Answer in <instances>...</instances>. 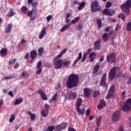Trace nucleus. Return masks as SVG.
I'll use <instances>...</instances> for the list:
<instances>
[{
	"instance_id": "nucleus-1",
	"label": "nucleus",
	"mask_w": 131,
	"mask_h": 131,
	"mask_svg": "<svg viewBox=\"0 0 131 131\" xmlns=\"http://www.w3.org/2000/svg\"><path fill=\"white\" fill-rule=\"evenodd\" d=\"M79 83V76L77 74H71L67 80L66 85L68 89H73L78 86Z\"/></svg>"
},
{
	"instance_id": "nucleus-2",
	"label": "nucleus",
	"mask_w": 131,
	"mask_h": 131,
	"mask_svg": "<svg viewBox=\"0 0 131 131\" xmlns=\"http://www.w3.org/2000/svg\"><path fill=\"white\" fill-rule=\"evenodd\" d=\"M131 8V0H127L125 3L122 4L120 6V8L122 12L128 16L130 14V10H129Z\"/></svg>"
},
{
	"instance_id": "nucleus-3",
	"label": "nucleus",
	"mask_w": 131,
	"mask_h": 131,
	"mask_svg": "<svg viewBox=\"0 0 131 131\" xmlns=\"http://www.w3.org/2000/svg\"><path fill=\"white\" fill-rule=\"evenodd\" d=\"M118 70H119L118 67H114L111 69L108 73V76L110 80H113V79L115 78V76H116V74Z\"/></svg>"
},
{
	"instance_id": "nucleus-4",
	"label": "nucleus",
	"mask_w": 131,
	"mask_h": 131,
	"mask_svg": "<svg viewBox=\"0 0 131 131\" xmlns=\"http://www.w3.org/2000/svg\"><path fill=\"white\" fill-rule=\"evenodd\" d=\"M91 12L96 13V12H99L101 11V7L100 4L97 1L93 2L91 5Z\"/></svg>"
},
{
	"instance_id": "nucleus-5",
	"label": "nucleus",
	"mask_w": 131,
	"mask_h": 131,
	"mask_svg": "<svg viewBox=\"0 0 131 131\" xmlns=\"http://www.w3.org/2000/svg\"><path fill=\"white\" fill-rule=\"evenodd\" d=\"M82 103V99L81 98H78L77 100V113L81 114V115H82V114H84L85 112V109L80 108Z\"/></svg>"
},
{
	"instance_id": "nucleus-6",
	"label": "nucleus",
	"mask_w": 131,
	"mask_h": 131,
	"mask_svg": "<svg viewBox=\"0 0 131 131\" xmlns=\"http://www.w3.org/2000/svg\"><path fill=\"white\" fill-rule=\"evenodd\" d=\"M115 60H116V54L115 53H112L106 56V61L108 63H115Z\"/></svg>"
},
{
	"instance_id": "nucleus-7",
	"label": "nucleus",
	"mask_w": 131,
	"mask_h": 131,
	"mask_svg": "<svg viewBox=\"0 0 131 131\" xmlns=\"http://www.w3.org/2000/svg\"><path fill=\"white\" fill-rule=\"evenodd\" d=\"M27 16L30 17L31 20H35L38 16V13H37V10H32L30 11L27 13Z\"/></svg>"
},
{
	"instance_id": "nucleus-8",
	"label": "nucleus",
	"mask_w": 131,
	"mask_h": 131,
	"mask_svg": "<svg viewBox=\"0 0 131 131\" xmlns=\"http://www.w3.org/2000/svg\"><path fill=\"white\" fill-rule=\"evenodd\" d=\"M107 77V74L104 73L101 77L100 80V86H103V88H105V90H107L108 88V84L107 82H106V78Z\"/></svg>"
},
{
	"instance_id": "nucleus-9",
	"label": "nucleus",
	"mask_w": 131,
	"mask_h": 131,
	"mask_svg": "<svg viewBox=\"0 0 131 131\" xmlns=\"http://www.w3.org/2000/svg\"><path fill=\"white\" fill-rule=\"evenodd\" d=\"M53 63L54 65V68L55 69H61L63 67V60L58 59L57 60H53Z\"/></svg>"
},
{
	"instance_id": "nucleus-10",
	"label": "nucleus",
	"mask_w": 131,
	"mask_h": 131,
	"mask_svg": "<svg viewBox=\"0 0 131 131\" xmlns=\"http://www.w3.org/2000/svg\"><path fill=\"white\" fill-rule=\"evenodd\" d=\"M120 118V113L119 111H115L113 114L112 120L114 122H116Z\"/></svg>"
},
{
	"instance_id": "nucleus-11",
	"label": "nucleus",
	"mask_w": 131,
	"mask_h": 131,
	"mask_svg": "<svg viewBox=\"0 0 131 131\" xmlns=\"http://www.w3.org/2000/svg\"><path fill=\"white\" fill-rule=\"evenodd\" d=\"M115 92V86L113 85L111 86L108 93L107 94V97L106 99H110L114 96V93Z\"/></svg>"
},
{
	"instance_id": "nucleus-12",
	"label": "nucleus",
	"mask_w": 131,
	"mask_h": 131,
	"mask_svg": "<svg viewBox=\"0 0 131 131\" xmlns=\"http://www.w3.org/2000/svg\"><path fill=\"white\" fill-rule=\"evenodd\" d=\"M94 51H99L101 50V48L102 47L101 45V40L98 39L94 43Z\"/></svg>"
},
{
	"instance_id": "nucleus-13",
	"label": "nucleus",
	"mask_w": 131,
	"mask_h": 131,
	"mask_svg": "<svg viewBox=\"0 0 131 131\" xmlns=\"http://www.w3.org/2000/svg\"><path fill=\"white\" fill-rule=\"evenodd\" d=\"M115 12V11L114 10L112 11L111 9L106 8L102 11V14H103V15H106V16H113Z\"/></svg>"
},
{
	"instance_id": "nucleus-14",
	"label": "nucleus",
	"mask_w": 131,
	"mask_h": 131,
	"mask_svg": "<svg viewBox=\"0 0 131 131\" xmlns=\"http://www.w3.org/2000/svg\"><path fill=\"white\" fill-rule=\"evenodd\" d=\"M38 94L40 95L43 101H47V100H48V97H47V95H46V93H45L43 91L40 90H38Z\"/></svg>"
},
{
	"instance_id": "nucleus-15",
	"label": "nucleus",
	"mask_w": 131,
	"mask_h": 131,
	"mask_svg": "<svg viewBox=\"0 0 131 131\" xmlns=\"http://www.w3.org/2000/svg\"><path fill=\"white\" fill-rule=\"evenodd\" d=\"M91 93L92 90L89 88H85L83 90V94L85 98H90V97H91Z\"/></svg>"
},
{
	"instance_id": "nucleus-16",
	"label": "nucleus",
	"mask_w": 131,
	"mask_h": 131,
	"mask_svg": "<svg viewBox=\"0 0 131 131\" xmlns=\"http://www.w3.org/2000/svg\"><path fill=\"white\" fill-rule=\"evenodd\" d=\"M13 29V24L10 23L5 29V33H11Z\"/></svg>"
},
{
	"instance_id": "nucleus-17",
	"label": "nucleus",
	"mask_w": 131,
	"mask_h": 131,
	"mask_svg": "<svg viewBox=\"0 0 131 131\" xmlns=\"http://www.w3.org/2000/svg\"><path fill=\"white\" fill-rule=\"evenodd\" d=\"M121 110L123 112H128V111L130 110V106H128L126 102H125L124 105L121 107Z\"/></svg>"
},
{
	"instance_id": "nucleus-18",
	"label": "nucleus",
	"mask_w": 131,
	"mask_h": 131,
	"mask_svg": "<svg viewBox=\"0 0 131 131\" xmlns=\"http://www.w3.org/2000/svg\"><path fill=\"white\" fill-rule=\"evenodd\" d=\"M106 102L104 101L103 99H101L99 101V105H97V108L98 109H102V108H104V107H106Z\"/></svg>"
},
{
	"instance_id": "nucleus-19",
	"label": "nucleus",
	"mask_w": 131,
	"mask_h": 131,
	"mask_svg": "<svg viewBox=\"0 0 131 131\" xmlns=\"http://www.w3.org/2000/svg\"><path fill=\"white\" fill-rule=\"evenodd\" d=\"M47 34V28L44 27L42 28V29L41 31L40 34L39 35V39H42V38L45 35Z\"/></svg>"
},
{
	"instance_id": "nucleus-20",
	"label": "nucleus",
	"mask_w": 131,
	"mask_h": 131,
	"mask_svg": "<svg viewBox=\"0 0 131 131\" xmlns=\"http://www.w3.org/2000/svg\"><path fill=\"white\" fill-rule=\"evenodd\" d=\"M8 55V50L7 49L3 48L0 51V56L1 57H6Z\"/></svg>"
},
{
	"instance_id": "nucleus-21",
	"label": "nucleus",
	"mask_w": 131,
	"mask_h": 131,
	"mask_svg": "<svg viewBox=\"0 0 131 131\" xmlns=\"http://www.w3.org/2000/svg\"><path fill=\"white\" fill-rule=\"evenodd\" d=\"M67 96L69 99H75L77 95L75 92H69Z\"/></svg>"
},
{
	"instance_id": "nucleus-22",
	"label": "nucleus",
	"mask_w": 131,
	"mask_h": 131,
	"mask_svg": "<svg viewBox=\"0 0 131 131\" xmlns=\"http://www.w3.org/2000/svg\"><path fill=\"white\" fill-rule=\"evenodd\" d=\"M37 56V52L35 50H33L30 52V57L32 60H34Z\"/></svg>"
},
{
	"instance_id": "nucleus-23",
	"label": "nucleus",
	"mask_w": 131,
	"mask_h": 131,
	"mask_svg": "<svg viewBox=\"0 0 131 131\" xmlns=\"http://www.w3.org/2000/svg\"><path fill=\"white\" fill-rule=\"evenodd\" d=\"M70 26H71V23H69V24L64 25L60 29V32H64V31H66Z\"/></svg>"
},
{
	"instance_id": "nucleus-24",
	"label": "nucleus",
	"mask_w": 131,
	"mask_h": 131,
	"mask_svg": "<svg viewBox=\"0 0 131 131\" xmlns=\"http://www.w3.org/2000/svg\"><path fill=\"white\" fill-rule=\"evenodd\" d=\"M15 15V12H14V9L10 8L9 11L7 13V17H13Z\"/></svg>"
},
{
	"instance_id": "nucleus-25",
	"label": "nucleus",
	"mask_w": 131,
	"mask_h": 131,
	"mask_svg": "<svg viewBox=\"0 0 131 131\" xmlns=\"http://www.w3.org/2000/svg\"><path fill=\"white\" fill-rule=\"evenodd\" d=\"M99 68L100 65H99V64H96L93 69L92 72L93 74H96V73H98V71H99Z\"/></svg>"
},
{
	"instance_id": "nucleus-26",
	"label": "nucleus",
	"mask_w": 131,
	"mask_h": 131,
	"mask_svg": "<svg viewBox=\"0 0 131 131\" xmlns=\"http://www.w3.org/2000/svg\"><path fill=\"white\" fill-rule=\"evenodd\" d=\"M84 7H85V2H82L81 3H79V6L77 8L78 11H81Z\"/></svg>"
},
{
	"instance_id": "nucleus-27",
	"label": "nucleus",
	"mask_w": 131,
	"mask_h": 131,
	"mask_svg": "<svg viewBox=\"0 0 131 131\" xmlns=\"http://www.w3.org/2000/svg\"><path fill=\"white\" fill-rule=\"evenodd\" d=\"M22 102H23V100L22 99V98L20 97L19 98H17L16 99L13 104L14 105V106H17V105L21 104Z\"/></svg>"
},
{
	"instance_id": "nucleus-28",
	"label": "nucleus",
	"mask_w": 131,
	"mask_h": 131,
	"mask_svg": "<svg viewBox=\"0 0 131 131\" xmlns=\"http://www.w3.org/2000/svg\"><path fill=\"white\" fill-rule=\"evenodd\" d=\"M43 53H45V48H43V47H40L38 49V56H39L40 57H41V56H42V54H43Z\"/></svg>"
},
{
	"instance_id": "nucleus-29",
	"label": "nucleus",
	"mask_w": 131,
	"mask_h": 131,
	"mask_svg": "<svg viewBox=\"0 0 131 131\" xmlns=\"http://www.w3.org/2000/svg\"><path fill=\"white\" fill-rule=\"evenodd\" d=\"M27 114H28V115L30 116V119L31 120H33V121H34V120H35V117H36V115L32 114L31 112L30 111H28Z\"/></svg>"
},
{
	"instance_id": "nucleus-30",
	"label": "nucleus",
	"mask_w": 131,
	"mask_h": 131,
	"mask_svg": "<svg viewBox=\"0 0 131 131\" xmlns=\"http://www.w3.org/2000/svg\"><path fill=\"white\" fill-rule=\"evenodd\" d=\"M102 39L105 42H106V41H108V39H109V37H108V33H105L103 35Z\"/></svg>"
},
{
	"instance_id": "nucleus-31",
	"label": "nucleus",
	"mask_w": 131,
	"mask_h": 131,
	"mask_svg": "<svg viewBox=\"0 0 131 131\" xmlns=\"http://www.w3.org/2000/svg\"><path fill=\"white\" fill-rule=\"evenodd\" d=\"M37 6H38V3L33 2L32 3V7L33 8L32 10H37V7H36Z\"/></svg>"
},
{
	"instance_id": "nucleus-32",
	"label": "nucleus",
	"mask_w": 131,
	"mask_h": 131,
	"mask_svg": "<svg viewBox=\"0 0 131 131\" xmlns=\"http://www.w3.org/2000/svg\"><path fill=\"white\" fill-rule=\"evenodd\" d=\"M49 112H46V110H43L41 111L40 115L42 117H47V116L48 115Z\"/></svg>"
},
{
	"instance_id": "nucleus-33",
	"label": "nucleus",
	"mask_w": 131,
	"mask_h": 131,
	"mask_svg": "<svg viewBox=\"0 0 131 131\" xmlns=\"http://www.w3.org/2000/svg\"><path fill=\"white\" fill-rule=\"evenodd\" d=\"M96 23L98 28H101V27H102V19L101 18H98Z\"/></svg>"
},
{
	"instance_id": "nucleus-34",
	"label": "nucleus",
	"mask_w": 131,
	"mask_h": 131,
	"mask_svg": "<svg viewBox=\"0 0 131 131\" xmlns=\"http://www.w3.org/2000/svg\"><path fill=\"white\" fill-rule=\"evenodd\" d=\"M21 11L23 14H27V11H28V8L26 6H23L21 8Z\"/></svg>"
},
{
	"instance_id": "nucleus-35",
	"label": "nucleus",
	"mask_w": 131,
	"mask_h": 131,
	"mask_svg": "<svg viewBox=\"0 0 131 131\" xmlns=\"http://www.w3.org/2000/svg\"><path fill=\"white\" fill-rule=\"evenodd\" d=\"M80 19V17L79 16H77V17L75 18L74 19L72 20L71 21V23H72V24H75V23H77V22L79 21Z\"/></svg>"
},
{
	"instance_id": "nucleus-36",
	"label": "nucleus",
	"mask_w": 131,
	"mask_h": 131,
	"mask_svg": "<svg viewBox=\"0 0 131 131\" xmlns=\"http://www.w3.org/2000/svg\"><path fill=\"white\" fill-rule=\"evenodd\" d=\"M102 116H100L98 118V119L96 120V125L97 126H100L101 125V122L102 121Z\"/></svg>"
},
{
	"instance_id": "nucleus-37",
	"label": "nucleus",
	"mask_w": 131,
	"mask_h": 131,
	"mask_svg": "<svg viewBox=\"0 0 131 131\" xmlns=\"http://www.w3.org/2000/svg\"><path fill=\"white\" fill-rule=\"evenodd\" d=\"M71 61L70 60L69 61H62V67L63 66H65L66 67H69V65H70V63Z\"/></svg>"
},
{
	"instance_id": "nucleus-38",
	"label": "nucleus",
	"mask_w": 131,
	"mask_h": 131,
	"mask_svg": "<svg viewBox=\"0 0 131 131\" xmlns=\"http://www.w3.org/2000/svg\"><path fill=\"white\" fill-rule=\"evenodd\" d=\"M126 29L127 30V31H131V22H128L127 24Z\"/></svg>"
},
{
	"instance_id": "nucleus-39",
	"label": "nucleus",
	"mask_w": 131,
	"mask_h": 131,
	"mask_svg": "<svg viewBox=\"0 0 131 131\" xmlns=\"http://www.w3.org/2000/svg\"><path fill=\"white\" fill-rule=\"evenodd\" d=\"M119 18H120L122 21H125V15L123 14H120L118 15Z\"/></svg>"
},
{
	"instance_id": "nucleus-40",
	"label": "nucleus",
	"mask_w": 131,
	"mask_h": 131,
	"mask_svg": "<svg viewBox=\"0 0 131 131\" xmlns=\"http://www.w3.org/2000/svg\"><path fill=\"white\" fill-rule=\"evenodd\" d=\"M21 76L24 78H28V74L27 73V72H23L21 73Z\"/></svg>"
},
{
	"instance_id": "nucleus-41",
	"label": "nucleus",
	"mask_w": 131,
	"mask_h": 131,
	"mask_svg": "<svg viewBox=\"0 0 131 131\" xmlns=\"http://www.w3.org/2000/svg\"><path fill=\"white\" fill-rule=\"evenodd\" d=\"M100 95V92L98 91H94L93 92V97L96 98L97 96H99Z\"/></svg>"
},
{
	"instance_id": "nucleus-42",
	"label": "nucleus",
	"mask_w": 131,
	"mask_h": 131,
	"mask_svg": "<svg viewBox=\"0 0 131 131\" xmlns=\"http://www.w3.org/2000/svg\"><path fill=\"white\" fill-rule=\"evenodd\" d=\"M54 129H55V126H54L49 125L48 127V129L46 131H53V130H54Z\"/></svg>"
},
{
	"instance_id": "nucleus-43",
	"label": "nucleus",
	"mask_w": 131,
	"mask_h": 131,
	"mask_svg": "<svg viewBox=\"0 0 131 131\" xmlns=\"http://www.w3.org/2000/svg\"><path fill=\"white\" fill-rule=\"evenodd\" d=\"M82 27H83V26L82 25V24H80L76 28V30H78V31L81 30Z\"/></svg>"
},
{
	"instance_id": "nucleus-44",
	"label": "nucleus",
	"mask_w": 131,
	"mask_h": 131,
	"mask_svg": "<svg viewBox=\"0 0 131 131\" xmlns=\"http://www.w3.org/2000/svg\"><path fill=\"white\" fill-rule=\"evenodd\" d=\"M14 120H15V116L12 114L9 119V122L11 123V122H13L14 121Z\"/></svg>"
},
{
	"instance_id": "nucleus-45",
	"label": "nucleus",
	"mask_w": 131,
	"mask_h": 131,
	"mask_svg": "<svg viewBox=\"0 0 131 131\" xmlns=\"http://www.w3.org/2000/svg\"><path fill=\"white\" fill-rule=\"evenodd\" d=\"M87 55H88V54H86V53H84L83 54L82 60L81 61V63H82V62H84V61H85V59H86Z\"/></svg>"
},
{
	"instance_id": "nucleus-46",
	"label": "nucleus",
	"mask_w": 131,
	"mask_h": 131,
	"mask_svg": "<svg viewBox=\"0 0 131 131\" xmlns=\"http://www.w3.org/2000/svg\"><path fill=\"white\" fill-rule=\"evenodd\" d=\"M17 61V59H11V60H9V65H12V64L15 63V62Z\"/></svg>"
},
{
	"instance_id": "nucleus-47",
	"label": "nucleus",
	"mask_w": 131,
	"mask_h": 131,
	"mask_svg": "<svg viewBox=\"0 0 131 131\" xmlns=\"http://www.w3.org/2000/svg\"><path fill=\"white\" fill-rule=\"evenodd\" d=\"M45 108V111L46 112H49V108H50V105L48 103H46L44 105Z\"/></svg>"
},
{
	"instance_id": "nucleus-48",
	"label": "nucleus",
	"mask_w": 131,
	"mask_h": 131,
	"mask_svg": "<svg viewBox=\"0 0 131 131\" xmlns=\"http://www.w3.org/2000/svg\"><path fill=\"white\" fill-rule=\"evenodd\" d=\"M60 126L62 129H64V128H66V127H67V123H62L60 124Z\"/></svg>"
},
{
	"instance_id": "nucleus-49",
	"label": "nucleus",
	"mask_w": 131,
	"mask_h": 131,
	"mask_svg": "<svg viewBox=\"0 0 131 131\" xmlns=\"http://www.w3.org/2000/svg\"><path fill=\"white\" fill-rule=\"evenodd\" d=\"M112 6V4H111V2H107L106 5H105V8L106 9H108V8H110Z\"/></svg>"
},
{
	"instance_id": "nucleus-50",
	"label": "nucleus",
	"mask_w": 131,
	"mask_h": 131,
	"mask_svg": "<svg viewBox=\"0 0 131 131\" xmlns=\"http://www.w3.org/2000/svg\"><path fill=\"white\" fill-rule=\"evenodd\" d=\"M42 65V62L41 61H39L37 63V68H41V66Z\"/></svg>"
},
{
	"instance_id": "nucleus-51",
	"label": "nucleus",
	"mask_w": 131,
	"mask_h": 131,
	"mask_svg": "<svg viewBox=\"0 0 131 131\" xmlns=\"http://www.w3.org/2000/svg\"><path fill=\"white\" fill-rule=\"evenodd\" d=\"M42 71V69L41 68H38L36 74H40Z\"/></svg>"
},
{
	"instance_id": "nucleus-52",
	"label": "nucleus",
	"mask_w": 131,
	"mask_h": 131,
	"mask_svg": "<svg viewBox=\"0 0 131 131\" xmlns=\"http://www.w3.org/2000/svg\"><path fill=\"white\" fill-rule=\"evenodd\" d=\"M96 52H92L90 55H89V58H93V57L96 56Z\"/></svg>"
},
{
	"instance_id": "nucleus-53",
	"label": "nucleus",
	"mask_w": 131,
	"mask_h": 131,
	"mask_svg": "<svg viewBox=\"0 0 131 131\" xmlns=\"http://www.w3.org/2000/svg\"><path fill=\"white\" fill-rule=\"evenodd\" d=\"M60 88H61V84L60 83H58L57 85L55 86L56 91H58Z\"/></svg>"
},
{
	"instance_id": "nucleus-54",
	"label": "nucleus",
	"mask_w": 131,
	"mask_h": 131,
	"mask_svg": "<svg viewBox=\"0 0 131 131\" xmlns=\"http://www.w3.org/2000/svg\"><path fill=\"white\" fill-rule=\"evenodd\" d=\"M58 96V94L56 93L53 97H52V99L53 100V101H56V100H57V97Z\"/></svg>"
},
{
	"instance_id": "nucleus-55",
	"label": "nucleus",
	"mask_w": 131,
	"mask_h": 131,
	"mask_svg": "<svg viewBox=\"0 0 131 131\" xmlns=\"http://www.w3.org/2000/svg\"><path fill=\"white\" fill-rule=\"evenodd\" d=\"M81 58H82V53L80 52L79 53L78 57L77 58V59H78V60L79 61V60H81Z\"/></svg>"
},
{
	"instance_id": "nucleus-56",
	"label": "nucleus",
	"mask_w": 131,
	"mask_h": 131,
	"mask_svg": "<svg viewBox=\"0 0 131 131\" xmlns=\"http://www.w3.org/2000/svg\"><path fill=\"white\" fill-rule=\"evenodd\" d=\"M56 129L57 131H61L63 129L61 128L60 125H58L56 126Z\"/></svg>"
},
{
	"instance_id": "nucleus-57",
	"label": "nucleus",
	"mask_w": 131,
	"mask_h": 131,
	"mask_svg": "<svg viewBox=\"0 0 131 131\" xmlns=\"http://www.w3.org/2000/svg\"><path fill=\"white\" fill-rule=\"evenodd\" d=\"M46 19H47V22H50V21H51V19H52V15H50L46 17Z\"/></svg>"
},
{
	"instance_id": "nucleus-58",
	"label": "nucleus",
	"mask_w": 131,
	"mask_h": 131,
	"mask_svg": "<svg viewBox=\"0 0 131 131\" xmlns=\"http://www.w3.org/2000/svg\"><path fill=\"white\" fill-rule=\"evenodd\" d=\"M63 56V54L62 53H60L59 55H58L56 57H55V60H57V59H60L61 57Z\"/></svg>"
},
{
	"instance_id": "nucleus-59",
	"label": "nucleus",
	"mask_w": 131,
	"mask_h": 131,
	"mask_svg": "<svg viewBox=\"0 0 131 131\" xmlns=\"http://www.w3.org/2000/svg\"><path fill=\"white\" fill-rule=\"evenodd\" d=\"M68 131H76V129L73 127H69Z\"/></svg>"
},
{
	"instance_id": "nucleus-60",
	"label": "nucleus",
	"mask_w": 131,
	"mask_h": 131,
	"mask_svg": "<svg viewBox=\"0 0 131 131\" xmlns=\"http://www.w3.org/2000/svg\"><path fill=\"white\" fill-rule=\"evenodd\" d=\"M119 131H125L124 129H123V125H121L120 126Z\"/></svg>"
},
{
	"instance_id": "nucleus-61",
	"label": "nucleus",
	"mask_w": 131,
	"mask_h": 131,
	"mask_svg": "<svg viewBox=\"0 0 131 131\" xmlns=\"http://www.w3.org/2000/svg\"><path fill=\"white\" fill-rule=\"evenodd\" d=\"M109 30H110V27H106V28L104 29V31H105V32H108V31H109Z\"/></svg>"
},
{
	"instance_id": "nucleus-62",
	"label": "nucleus",
	"mask_w": 131,
	"mask_h": 131,
	"mask_svg": "<svg viewBox=\"0 0 131 131\" xmlns=\"http://www.w3.org/2000/svg\"><path fill=\"white\" fill-rule=\"evenodd\" d=\"M91 114V111L88 108L86 111V115H90Z\"/></svg>"
},
{
	"instance_id": "nucleus-63",
	"label": "nucleus",
	"mask_w": 131,
	"mask_h": 131,
	"mask_svg": "<svg viewBox=\"0 0 131 131\" xmlns=\"http://www.w3.org/2000/svg\"><path fill=\"white\" fill-rule=\"evenodd\" d=\"M105 57L104 56H101L100 57V59H99V61L100 62H103V61H104V59Z\"/></svg>"
},
{
	"instance_id": "nucleus-64",
	"label": "nucleus",
	"mask_w": 131,
	"mask_h": 131,
	"mask_svg": "<svg viewBox=\"0 0 131 131\" xmlns=\"http://www.w3.org/2000/svg\"><path fill=\"white\" fill-rule=\"evenodd\" d=\"M127 104H131V98H129L127 100L126 102Z\"/></svg>"
}]
</instances>
